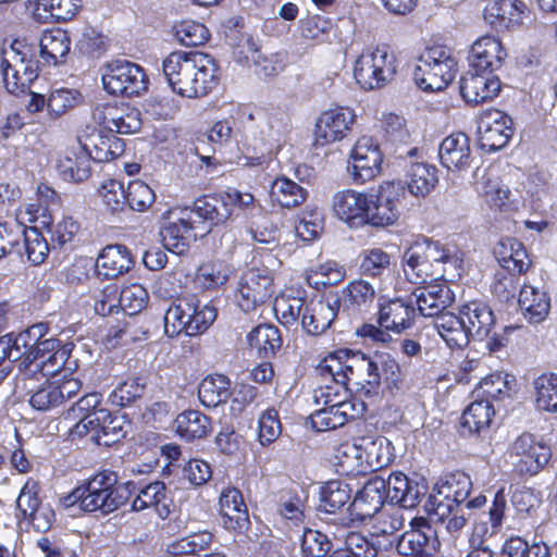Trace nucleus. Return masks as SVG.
I'll use <instances>...</instances> for the list:
<instances>
[{"label":"nucleus","mask_w":557,"mask_h":557,"mask_svg":"<svg viewBox=\"0 0 557 557\" xmlns=\"http://www.w3.org/2000/svg\"><path fill=\"white\" fill-rule=\"evenodd\" d=\"M495 324L493 309L482 299L466 301L459 307L458 315L444 313L434 322L438 334L450 348H462L470 339H486V347L491 351L503 346L500 339L493 333Z\"/></svg>","instance_id":"obj_1"},{"label":"nucleus","mask_w":557,"mask_h":557,"mask_svg":"<svg viewBox=\"0 0 557 557\" xmlns=\"http://www.w3.org/2000/svg\"><path fill=\"white\" fill-rule=\"evenodd\" d=\"M163 75L173 92L186 98L208 95L218 84V65L199 51H173L162 62Z\"/></svg>","instance_id":"obj_2"},{"label":"nucleus","mask_w":557,"mask_h":557,"mask_svg":"<svg viewBox=\"0 0 557 557\" xmlns=\"http://www.w3.org/2000/svg\"><path fill=\"white\" fill-rule=\"evenodd\" d=\"M320 374L346 386L352 383L360 398L372 400L381 391V372L377 355L338 349L325 357L319 366Z\"/></svg>","instance_id":"obj_3"},{"label":"nucleus","mask_w":557,"mask_h":557,"mask_svg":"<svg viewBox=\"0 0 557 557\" xmlns=\"http://www.w3.org/2000/svg\"><path fill=\"white\" fill-rule=\"evenodd\" d=\"M236 119L243 127V134L240 139H237V144L258 154L250 158L251 162L245 165H262L281 146L285 131L282 114L262 112L255 114L248 108L240 107L236 110Z\"/></svg>","instance_id":"obj_4"},{"label":"nucleus","mask_w":557,"mask_h":557,"mask_svg":"<svg viewBox=\"0 0 557 557\" xmlns=\"http://www.w3.org/2000/svg\"><path fill=\"white\" fill-rule=\"evenodd\" d=\"M136 490L134 482L119 483L115 472L104 470L77 487L73 496L84 511L107 516L125 505Z\"/></svg>","instance_id":"obj_5"},{"label":"nucleus","mask_w":557,"mask_h":557,"mask_svg":"<svg viewBox=\"0 0 557 557\" xmlns=\"http://www.w3.org/2000/svg\"><path fill=\"white\" fill-rule=\"evenodd\" d=\"M216 309L196 296L174 300L164 313V332L173 337L182 332L196 336L206 332L216 319Z\"/></svg>","instance_id":"obj_6"},{"label":"nucleus","mask_w":557,"mask_h":557,"mask_svg":"<svg viewBox=\"0 0 557 557\" xmlns=\"http://www.w3.org/2000/svg\"><path fill=\"white\" fill-rule=\"evenodd\" d=\"M0 67L5 89L14 95L25 92L39 75L34 49L21 41H14L3 51Z\"/></svg>","instance_id":"obj_7"},{"label":"nucleus","mask_w":557,"mask_h":557,"mask_svg":"<svg viewBox=\"0 0 557 557\" xmlns=\"http://www.w3.org/2000/svg\"><path fill=\"white\" fill-rule=\"evenodd\" d=\"M396 73V57L385 46L366 49L354 65V77L364 90L384 87L394 79Z\"/></svg>","instance_id":"obj_8"},{"label":"nucleus","mask_w":557,"mask_h":557,"mask_svg":"<svg viewBox=\"0 0 557 557\" xmlns=\"http://www.w3.org/2000/svg\"><path fill=\"white\" fill-rule=\"evenodd\" d=\"M103 88L111 95L137 97L148 89L149 78L139 64L128 60H114L106 64Z\"/></svg>","instance_id":"obj_9"},{"label":"nucleus","mask_w":557,"mask_h":557,"mask_svg":"<svg viewBox=\"0 0 557 557\" xmlns=\"http://www.w3.org/2000/svg\"><path fill=\"white\" fill-rule=\"evenodd\" d=\"M234 207L245 212H251L256 208L255 197L249 193H240L237 189L205 196L196 200L198 216L209 220V225H223L232 216Z\"/></svg>","instance_id":"obj_10"},{"label":"nucleus","mask_w":557,"mask_h":557,"mask_svg":"<svg viewBox=\"0 0 557 557\" xmlns=\"http://www.w3.org/2000/svg\"><path fill=\"white\" fill-rule=\"evenodd\" d=\"M213 226L209 225V220L198 216L195 201L190 210H184L176 220L168 221L160 235L164 248L181 256L188 250L190 238L197 236V233L193 234L194 231L203 235L211 232Z\"/></svg>","instance_id":"obj_11"},{"label":"nucleus","mask_w":557,"mask_h":557,"mask_svg":"<svg viewBox=\"0 0 557 557\" xmlns=\"http://www.w3.org/2000/svg\"><path fill=\"white\" fill-rule=\"evenodd\" d=\"M416 243L422 257L433 265L435 281L437 278L455 280L461 277L463 253L455 245H446L429 238Z\"/></svg>","instance_id":"obj_12"},{"label":"nucleus","mask_w":557,"mask_h":557,"mask_svg":"<svg viewBox=\"0 0 557 557\" xmlns=\"http://www.w3.org/2000/svg\"><path fill=\"white\" fill-rule=\"evenodd\" d=\"M550 457V447L528 433L517 437L509 450L510 463L520 474L533 475L539 473L547 465Z\"/></svg>","instance_id":"obj_13"},{"label":"nucleus","mask_w":557,"mask_h":557,"mask_svg":"<svg viewBox=\"0 0 557 557\" xmlns=\"http://www.w3.org/2000/svg\"><path fill=\"white\" fill-rule=\"evenodd\" d=\"M472 487L470 476L463 472L453 473L446 476L445 482L438 487L436 494H431L425 504V510L443 519L451 512L456 506H462Z\"/></svg>","instance_id":"obj_14"},{"label":"nucleus","mask_w":557,"mask_h":557,"mask_svg":"<svg viewBox=\"0 0 557 557\" xmlns=\"http://www.w3.org/2000/svg\"><path fill=\"white\" fill-rule=\"evenodd\" d=\"M273 294V278L267 269H249L237 285L235 301L244 312L255 311Z\"/></svg>","instance_id":"obj_15"},{"label":"nucleus","mask_w":557,"mask_h":557,"mask_svg":"<svg viewBox=\"0 0 557 557\" xmlns=\"http://www.w3.org/2000/svg\"><path fill=\"white\" fill-rule=\"evenodd\" d=\"M404 194L400 183L387 182L380 186L376 194H368L371 201L367 205V224L372 226H388L399 218V198Z\"/></svg>","instance_id":"obj_16"},{"label":"nucleus","mask_w":557,"mask_h":557,"mask_svg":"<svg viewBox=\"0 0 557 557\" xmlns=\"http://www.w3.org/2000/svg\"><path fill=\"white\" fill-rule=\"evenodd\" d=\"M382 160L379 145L373 138L363 136L351 149L347 171L355 183L363 184L381 172Z\"/></svg>","instance_id":"obj_17"},{"label":"nucleus","mask_w":557,"mask_h":557,"mask_svg":"<svg viewBox=\"0 0 557 557\" xmlns=\"http://www.w3.org/2000/svg\"><path fill=\"white\" fill-rule=\"evenodd\" d=\"M443 278L441 282L430 283L414 288L409 295L416 313L423 317L438 318L444 313H450L446 309L454 302L455 294ZM437 319H435L436 321Z\"/></svg>","instance_id":"obj_18"},{"label":"nucleus","mask_w":557,"mask_h":557,"mask_svg":"<svg viewBox=\"0 0 557 557\" xmlns=\"http://www.w3.org/2000/svg\"><path fill=\"white\" fill-rule=\"evenodd\" d=\"M512 119L495 110L483 115L478 123L481 149L493 152L504 148L513 135Z\"/></svg>","instance_id":"obj_19"},{"label":"nucleus","mask_w":557,"mask_h":557,"mask_svg":"<svg viewBox=\"0 0 557 557\" xmlns=\"http://www.w3.org/2000/svg\"><path fill=\"white\" fill-rule=\"evenodd\" d=\"M484 20L497 30H512L531 21V12L521 0H494L484 9Z\"/></svg>","instance_id":"obj_20"},{"label":"nucleus","mask_w":557,"mask_h":557,"mask_svg":"<svg viewBox=\"0 0 557 557\" xmlns=\"http://www.w3.org/2000/svg\"><path fill=\"white\" fill-rule=\"evenodd\" d=\"M81 388L82 382L72 376H64L61 381H47L32 393L29 404L38 411H48L75 397Z\"/></svg>","instance_id":"obj_21"},{"label":"nucleus","mask_w":557,"mask_h":557,"mask_svg":"<svg viewBox=\"0 0 557 557\" xmlns=\"http://www.w3.org/2000/svg\"><path fill=\"white\" fill-rule=\"evenodd\" d=\"M355 113L346 107L324 111L315 123V144L324 146L342 140L355 122Z\"/></svg>","instance_id":"obj_22"},{"label":"nucleus","mask_w":557,"mask_h":557,"mask_svg":"<svg viewBox=\"0 0 557 557\" xmlns=\"http://www.w3.org/2000/svg\"><path fill=\"white\" fill-rule=\"evenodd\" d=\"M500 91V81L497 76L469 70L461 76L460 94L466 102L480 104L494 99Z\"/></svg>","instance_id":"obj_23"},{"label":"nucleus","mask_w":557,"mask_h":557,"mask_svg":"<svg viewBox=\"0 0 557 557\" xmlns=\"http://www.w3.org/2000/svg\"><path fill=\"white\" fill-rule=\"evenodd\" d=\"M341 299L336 295L307 302L302 313V329L310 335L323 334L337 317Z\"/></svg>","instance_id":"obj_24"},{"label":"nucleus","mask_w":557,"mask_h":557,"mask_svg":"<svg viewBox=\"0 0 557 557\" xmlns=\"http://www.w3.org/2000/svg\"><path fill=\"white\" fill-rule=\"evenodd\" d=\"M371 197L366 193L354 189L337 191L333 196L332 208L334 214L343 222L352 227L367 224V209Z\"/></svg>","instance_id":"obj_25"},{"label":"nucleus","mask_w":557,"mask_h":557,"mask_svg":"<svg viewBox=\"0 0 557 557\" xmlns=\"http://www.w3.org/2000/svg\"><path fill=\"white\" fill-rule=\"evenodd\" d=\"M384 486V479L377 475L367 481L349 506L352 521L363 522L381 510L385 503Z\"/></svg>","instance_id":"obj_26"},{"label":"nucleus","mask_w":557,"mask_h":557,"mask_svg":"<svg viewBox=\"0 0 557 557\" xmlns=\"http://www.w3.org/2000/svg\"><path fill=\"white\" fill-rule=\"evenodd\" d=\"M384 499L403 508H414L426 495V486L409 480L404 473H392L384 480Z\"/></svg>","instance_id":"obj_27"},{"label":"nucleus","mask_w":557,"mask_h":557,"mask_svg":"<svg viewBox=\"0 0 557 557\" xmlns=\"http://www.w3.org/2000/svg\"><path fill=\"white\" fill-rule=\"evenodd\" d=\"M416 307L409 296L385 300L379 305V325L396 333L412 326L416 318Z\"/></svg>","instance_id":"obj_28"},{"label":"nucleus","mask_w":557,"mask_h":557,"mask_svg":"<svg viewBox=\"0 0 557 557\" xmlns=\"http://www.w3.org/2000/svg\"><path fill=\"white\" fill-rule=\"evenodd\" d=\"M506 57L507 53L497 38L482 36L471 46L468 57L469 67L493 74L502 67Z\"/></svg>","instance_id":"obj_29"},{"label":"nucleus","mask_w":557,"mask_h":557,"mask_svg":"<svg viewBox=\"0 0 557 557\" xmlns=\"http://www.w3.org/2000/svg\"><path fill=\"white\" fill-rule=\"evenodd\" d=\"M436 532L424 520L419 528L406 531L398 541L397 550L410 557H432L436 548Z\"/></svg>","instance_id":"obj_30"},{"label":"nucleus","mask_w":557,"mask_h":557,"mask_svg":"<svg viewBox=\"0 0 557 557\" xmlns=\"http://www.w3.org/2000/svg\"><path fill=\"white\" fill-rule=\"evenodd\" d=\"M457 73V61L455 58L442 60L437 65H416L413 78L417 85L423 90L438 91L444 89Z\"/></svg>","instance_id":"obj_31"},{"label":"nucleus","mask_w":557,"mask_h":557,"mask_svg":"<svg viewBox=\"0 0 557 557\" xmlns=\"http://www.w3.org/2000/svg\"><path fill=\"white\" fill-rule=\"evenodd\" d=\"M442 165L448 170H465L471 163V148L468 136L462 132L447 136L438 149Z\"/></svg>","instance_id":"obj_32"},{"label":"nucleus","mask_w":557,"mask_h":557,"mask_svg":"<svg viewBox=\"0 0 557 557\" xmlns=\"http://www.w3.org/2000/svg\"><path fill=\"white\" fill-rule=\"evenodd\" d=\"M341 307L348 315L368 312L376 299L375 287L366 280H354L343 289Z\"/></svg>","instance_id":"obj_33"},{"label":"nucleus","mask_w":557,"mask_h":557,"mask_svg":"<svg viewBox=\"0 0 557 557\" xmlns=\"http://www.w3.org/2000/svg\"><path fill=\"white\" fill-rule=\"evenodd\" d=\"M518 304L523 318L531 324L543 322L550 310L549 295L544 289L529 284L521 287Z\"/></svg>","instance_id":"obj_34"},{"label":"nucleus","mask_w":557,"mask_h":557,"mask_svg":"<svg viewBox=\"0 0 557 557\" xmlns=\"http://www.w3.org/2000/svg\"><path fill=\"white\" fill-rule=\"evenodd\" d=\"M172 497L164 482L154 481L138 491L132 508L141 511L154 508L160 518L165 519L171 513Z\"/></svg>","instance_id":"obj_35"},{"label":"nucleus","mask_w":557,"mask_h":557,"mask_svg":"<svg viewBox=\"0 0 557 557\" xmlns=\"http://www.w3.org/2000/svg\"><path fill=\"white\" fill-rule=\"evenodd\" d=\"M134 264L129 250L124 245H109L99 253L96 269L106 278H115L128 272Z\"/></svg>","instance_id":"obj_36"},{"label":"nucleus","mask_w":557,"mask_h":557,"mask_svg":"<svg viewBox=\"0 0 557 557\" xmlns=\"http://www.w3.org/2000/svg\"><path fill=\"white\" fill-rule=\"evenodd\" d=\"M40 57L49 65L63 63L71 49L69 34L62 29H51L42 34L39 42Z\"/></svg>","instance_id":"obj_37"},{"label":"nucleus","mask_w":557,"mask_h":557,"mask_svg":"<svg viewBox=\"0 0 557 557\" xmlns=\"http://www.w3.org/2000/svg\"><path fill=\"white\" fill-rule=\"evenodd\" d=\"M91 160L97 162H108L125 151L124 141L115 134L101 135L92 134L83 144Z\"/></svg>","instance_id":"obj_38"},{"label":"nucleus","mask_w":557,"mask_h":557,"mask_svg":"<svg viewBox=\"0 0 557 557\" xmlns=\"http://www.w3.org/2000/svg\"><path fill=\"white\" fill-rule=\"evenodd\" d=\"M90 157L84 145L69 151L58 162V172L64 181L79 183L90 175Z\"/></svg>","instance_id":"obj_39"},{"label":"nucleus","mask_w":557,"mask_h":557,"mask_svg":"<svg viewBox=\"0 0 557 557\" xmlns=\"http://www.w3.org/2000/svg\"><path fill=\"white\" fill-rule=\"evenodd\" d=\"M494 252L499 264L506 271L521 274L530 265L525 249L520 242L513 238H505L499 242Z\"/></svg>","instance_id":"obj_40"},{"label":"nucleus","mask_w":557,"mask_h":557,"mask_svg":"<svg viewBox=\"0 0 557 557\" xmlns=\"http://www.w3.org/2000/svg\"><path fill=\"white\" fill-rule=\"evenodd\" d=\"M176 433L186 441L206 437L211 432V420L198 410H185L175 421Z\"/></svg>","instance_id":"obj_41"},{"label":"nucleus","mask_w":557,"mask_h":557,"mask_svg":"<svg viewBox=\"0 0 557 557\" xmlns=\"http://www.w3.org/2000/svg\"><path fill=\"white\" fill-rule=\"evenodd\" d=\"M251 348L258 351L260 358H270L282 346L280 330L272 324H260L247 335Z\"/></svg>","instance_id":"obj_42"},{"label":"nucleus","mask_w":557,"mask_h":557,"mask_svg":"<svg viewBox=\"0 0 557 557\" xmlns=\"http://www.w3.org/2000/svg\"><path fill=\"white\" fill-rule=\"evenodd\" d=\"M69 355V350L62 347L39 360L22 361L18 366L20 371L25 379L37 373H40L42 377L54 376L64 368Z\"/></svg>","instance_id":"obj_43"},{"label":"nucleus","mask_w":557,"mask_h":557,"mask_svg":"<svg viewBox=\"0 0 557 557\" xmlns=\"http://www.w3.org/2000/svg\"><path fill=\"white\" fill-rule=\"evenodd\" d=\"M231 395V381L222 374L205 377L198 388L199 400L209 408L225 403Z\"/></svg>","instance_id":"obj_44"},{"label":"nucleus","mask_w":557,"mask_h":557,"mask_svg":"<svg viewBox=\"0 0 557 557\" xmlns=\"http://www.w3.org/2000/svg\"><path fill=\"white\" fill-rule=\"evenodd\" d=\"M420 252L419 246L413 243L403 256L404 273L413 284H425L429 278L434 280L433 265Z\"/></svg>","instance_id":"obj_45"},{"label":"nucleus","mask_w":557,"mask_h":557,"mask_svg":"<svg viewBox=\"0 0 557 557\" xmlns=\"http://www.w3.org/2000/svg\"><path fill=\"white\" fill-rule=\"evenodd\" d=\"M352 488L343 480H331L320 488L319 509L326 513L341 510L351 498Z\"/></svg>","instance_id":"obj_46"},{"label":"nucleus","mask_w":557,"mask_h":557,"mask_svg":"<svg viewBox=\"0 0 557 557\" xmlns=\"http://www.w3.org/2000/svg\"><path fill=\"white\" fill-rule=\"evenodd\" d=\"M436 168L423 162L411 164L407 172V187L411 195L425 197L437 183Z\"/></svg>","instance_id":"obj_47"},{"label":"nucleus","mask_w":557,"mask_h":557,"mask_svg":"<svg viewBox=\"0 0 557 557\" xmlns=\"http://www.w3.org/2000/svg\"><path fill=\"white\" fill-rule=\"evenodd\" d=\"M494 409L488 399L472 401L461 416L462 432L481 433L490 426Z\"/></svg>","instance_id":"obj_48"},{"label":"nucleus","mask_w":557,"mask_h":557,"mask_svg":"<svg viewBox=\"0 0 557 557\" xmlns=\"http://www.w3.org/2000/svg\"><path fill=\"white\" fill-rule=\"evenodd\" d=\"M270 195L280 206L284 208H295L307 199L308 191L296 182L281 176L273 181Z\"/></svg>","instance_id":"obj_49"},{"label":"nucleus","mask_w":557,"mask_h":557,"mask_svg":"<svg viewBox=\"0 0 557 557\" xmlns=\"http://www.w3.org/2000/svg\"><path fill=\"white\" fill-rule=\"evenodd\" d=\"M534 400L539 410L557 412V375L544 373L533 381Z\"/></svg>","instance_id":"obj_50"},{"label":"nucleus","mask_w":557,"mask_h":557,"mask_svg":"<svg viewBox=\"0 0 557 557\" xmlns=\"http://www.w3.org/2000/svg\"><path fill=\"white\" fill-rule=\"evenodd\" d=\"M486 203L503 212H512L518 209L517 201L507 185L497 180H487L481 190Z\"/></svg>","instance_id":"obj_51"},{"label":"nucleus","mask_w":557,"mask_h":557,"mask_svg":"<svg viewBox=\"0 0 557 557\" xmlns=\"http://www.w3.org/2000/svg\"><path fill=\"white\" fill-rule=\"evenodd\" d=\"M104 411L108 417H103V420L99 418V426L97 428L96 435L91 436V440L98 445L110 446L113 443L119 442L125 437L126 431L124 430L125 420L123 416L112 414L107 409H100Z\"/></svg>","instance_id":"obj_52"},{"label":"nucleus","mask_w":557,"mask_h":557,"mask_svg":"<svg viewBox=\"0 0 557 557\" xmlns=\"http://www.w3.org/2000/svg\"><path fill=\"white\" fill-rule=\"evenodd\" d=\"M337 472L342 475L366 473L363 449L357 445H343L337 449Z\"/></svg>","instance_id":"obj_53"},{"label":"nucleus","mask_w":557,"mask_h":557,"mask_svg":"<svg viewBox=\"0 0 557 557\" xmlns=\"http://www.w3.org/2000/svg\"><path fill=\"white\" fill-rule=\"evenodd\" d=\"M363 455L366 472L384 468L393 460L391 444L384 437L368 443L363 449Z\"/></svg>","instance_id":"obj_54"},{"label":"nucleus","mask_w":557,"mask_h":557,"mask_svg":"<svg viewBox=\"0 0 557 557\" xmlns=\"http://www.w3.org/2000/svg\"><path fill=\"white\" fill-rule=\"evenodd\" d=\"M148 292L140 284H131L119 292V308L128 315L139 313L147 305Z\"/></svg>","instance_id":"obj_55"},{"label":"nucleus","mask_w":557,"mask_h":557,"mask_svg":"<svg viewBox=\"0 0 557 557\" xmlns=\"http://www.w3.org/2000/svg\"><path fill=\"white\" fill-rule=\"evenodd\" d=\"M516 384V377L510 374L494 373L484 377L480 383V389L486 399H503L509 397Z\"/></svg>","instance_id":"obj_56"},{"label":"nucleus","mask_w":557,"mask_h":557,"mask_svg":"<svg viewBox=\"0 0 557 557\" xmlns=\"http://www.w3.org/2000/svg\"><path fill=\"white\" fill-rule=\"evenodd\" d=\"M23 247L28 261L34 265L41 264L50 251L47 239L36 227L23 232Z\"/></svg>","instance_id":"obj_57"},{"label":"nucleus","mask_w":557,"mask_h":557,"mask_svg":"<svg viewBox=\"0 0 557 557\" xmlns=\"http://www.w3.org/2000/svg\"><path fill=\"white\" fill-rule=\"evenodd\" d=\"M300 546L304 557H327L333 549L330 537L313 529L304 531Z\"/></svg>","instance_id":"obj_58"},{"label":"nucleus","mask_w":557,"mask_h":557,"mask_svg":"<svg viewBox=\"0 0 557 557\" xmlns=\"http://www.w3.org/2000/svg\"><path fill=\"white\" fill-rule=\"evenodd\" d=\"M307 301L301 297L281 296L275 299L274 311L280 321L285 325L294 324L302 319Z\"/></svg>","instance_id":"obj_59"},{"label":"nucleus","mask_w":557,"mask_h":557,"mask_svg":"<svg viewBox=\"0 0 557 557\" xmlns=\"http://www.w3.org/2000/svg\"><path fill=\"white\" fill-rule=\"evenodd\" d=\"M360 258V271L363 275L380 276L391 265V256L381 248L366 249Z\"/></svg>","instance_id":"obj_60"},{"label":"nucleus","mask_w":557,"mask_h":557,"mask_svg":"<svg viewBox=\"0 0 557 557\" xmlns=\"http://www.w3.org/2000/svg\"><path fill=\"white\" fill-rule=\"evenodd\" d=\"M127 205L134 211L148 210L156 200L154 191L143 181H133L126 190Z\"/></svg>","instance_id":"obj_61"},{"label":"nucleus","mask_w":557,"mask_h":557,"mask_svg":"<svg viewBox=\"0 0 557 557\" xmlns=\"http://www.w3.org/2000/svg\"><path fill=\"white\" fill-rule=\"evenodd\" d=\"M81 102V95L76 90L55 89L47 100V109L52 117H59Z\"/></svg>","instance_id":"obj_62"},{"label":"nucleus","mask_w":557,"mask_h":557,"mask_svg":"<svg viewBox=\"0 0 557 557\" xmlns=\"http://www.w3.org/2000/svg\"><path fill=\"white\" fill-rule=\"evenodd\" d=\"M175 37L184 46L196 47L209 39V32L201 23L183 21L175 27Z\"/></svg>","instance_id":"obj_63"},{"label":"nucleus","mask_w":557,"mask_h":557,"mask_svg":"<svg viewBox=\"0 0 557 557\" xmlns=\"http://www.w3.org/2000/svg\"><path fill=\"white\" fill-rule=\"evenodd\" d=\"M379 539L374 535H363L360 532H349L344 544L355 557H376L380 550Z\"/></svg>","instance_id":"obj_64"}]
</instances>
